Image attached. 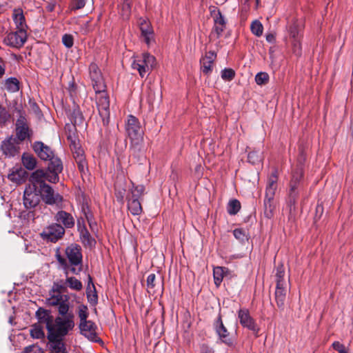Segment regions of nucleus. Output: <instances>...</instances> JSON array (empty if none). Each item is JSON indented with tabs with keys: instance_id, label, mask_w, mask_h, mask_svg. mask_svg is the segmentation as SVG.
<instances>
[{
	"instance_id": "1",
	"label": "nucleus",
	"mask_w": 353,
	"mask_h": 353,
	"mask_svg": "<svg viewBox=\"0 0 353 353\" xmlns=\"http://www.w3.org/2000/svg\"><path fill=\"white\" fill-rule=\"evenodd\" d=\"M35 315L41 323L46 324L51 347L50 353H67L63 339L74 327V314L54 318L50 310L39 307Z\"/></svg>"
},
{
	"instance_id": "2",
	"label": "nucleus",
	"mask_w": 353,
	"mask_h": 353,
	"mask_svg": "<svg viewBox=\"0 0 353 353\" xmlns=\"http://www.w3.org/2000/svg\"><path fill=\"white\" fill-rule=\"evenodd\" d=\"M66 280H59L53 283L51 290L49 293V297L46 302L49 305L57 307L60 316H65L69 313V296L65 294L67 291Z\"/></svg>"
},
{
	"instance_id": "3",
	"label": "nucleus",
	"mask_w": 353,
	"mask_h": 353,
	"mask_svg": "<svg viewBox=\"0 0 353 353\" xmlns=\"http://www.w3.org/2000/svg\"><path fill=\"white\" fill-rule=\"evenodd\" d=\"M125 130L130 139V148L133 154L141 151L143 141V130L138 119L129 115L125 124Z\"/></svg>"
},
{
	"instance_id": "4",
	"label": "nucleus",
	"mask_w": 353,
	"mask_h": 353,
	"mask_svg": "<svg viewBox=\"0 0 353 353\" xmlns=\"http://www.w3.org/2000/svg\"><path fill=\"white\" fill-rule=\"evenodd\" d=\"M155 57L148 53H143L141 56L134 57L132 68L139 72L143 78L148 74L155 65Z\"/></svg>"
},
{
	"instance_id": "5",
	"label": "nucleus",
	"mask_w": 353,
	"mask_h": 353,
	"mask_svg": "<svg viewBox=\"0 0 353 353\" xmlns=\"http://www.w3.org/2000/svg\"><path fill=\"white\" fill-rule=\"evenodd\" d=\"M144 190L145 188L142 185H133L130 193L127 196L128 208L132 215H139L143 211L139 199L143 194Z\"/></svg>"
},
{
	"instance_id": "6",
	"label": "nucleus",
	"mask_w": 353,
	"mask_h": 353,
	"mask_svg": "<svg viewBox=\"0 0 353 353\" xmlns=\"http://www.w3.org/2000/svg\"><path fill=\"white\" fill-rule=\"evenodd\" d=\"M94 91L99 114L103 119V123H108L110 118V99L106 92V89Z\"/></svg>"
},
{
	"instance_id": "7",
	"label": "nucleus",
	"mask_w": 353,
	"mask_h": 353,
	"mask_svg": "<svg viewBox=\"0 0 353 353\" xmlns=\"http://www.w3.org/2000/svg\"><path fill=\"white\" fill-rule=\"evenodd\" d=\"M39 192L40 197L46 204L63 208V196L56 192L51 186L47 184L39 189Z\"/></svg>"
},
{
	"instance_id": "8",
	"label": "nucleus",
	"mask_w": 353,
	"mask_h": 353,
	"mask_svg": "<svg viewBox=\"0 0 353 353\" xmlns=\"http://www.w3.org/2000/svg\"><path fill=\"white\" fill-rule=\"evenodd\" d=\"M65 232L59 223H53L46 227L41 233V238L49 242L56 243L63 238Z\"/></svg>"
},
{
	"instance_id": "9",
	"label": "nucleus",
	"mask_w": 353,
	"mask_h": 353,
	"mask_svg": "<svg viewBox=\"0 0 353 353\" xmlns=\"http://www.w3.org/2000/svg\"><path fill=\"white\" fill-rule=\"evenodd\" d=\"M40 194L39 190L34 185H28L23 192V204L26 209H34L40 203Z\"/></svg>"
},
{
	"instance_id": "10",
	"label": "nucleus",
	"mask_w": 353,
	"mask_h": 353,
	"mask_svg": "<svg viewBox=\"0 0 353 353\" xmlns=\"http://www.w3.org/2000/svg\"><path fill=\"white\" fill-rule=\"evenodd\" d=\"M303 174V166L301 165H298L292 172V179L290 183V192H289V203L290 208L294 206L296 199L298 196V185L301 180Z\"/></svg>"
},
{
	"instance_id": "11",
	"label": "nucleus",
	"mask_w": 353,
	"mask_h": 353,
	"mask_svg": "<svg viewBox=\"0 0 353 353\" xmlns=\"http://www.w3.org/2000/svg\"><path fill=\"white\" fill-rule=\"evenodd\" d=\"M27 40L26 30H17L16 32L8 33L3 39L6 45L14 48H21Z\"/></svg>"
},
{
	"instance_id": "12",
	"label": "nucleus",
	"mask_w": 353,
	"mask_h": 353,
	"mask_svg": "<svg viewBox=\"0 0 353 353\" xmlns=\"http://www.w3.org/2000/svg\"><path fill=\"white\" fill-rule=\"evenodd\" d=\"M238 319L240 324L249 330L254 332L256 336H258L259 328L254 319L251 316L250 312L246 308L240 309L238 311Z\"/></svg>"
},
{
	"instance_id": "13",
	"label": "nucleus",
	"mask_w": 353,
	"mask_h": 353,
	"mask_svg": "<svg viewBox=\"0 0 353 353\" xmlns=\"http://www.w3.org/2000/svg\"><path fill=\"white\" fill-rule=\"evenodd\" d=\"M89 74L94 90L99 91L101 89H106V85L101 70L96 63H92L90 65Z\"/></svg>"
},
{
	"instance_id": "14",
	"label": "nucleus",
	"mask_w": 353,
	"mask_h": 353,
	"mask_svg": "<svg viewBox=\"0 0 353 353\" xmlns=\"http://www.w3.org/2000/svg\"><path fill=\"white\" fill-rule=\"evenodd\" d=\"M50 163L48 166L47 172L50 174L48 181L50 183H56L59 181V174L63 170V164L60 159L53 156L52 158L48 160Z\"/></svg>"
},
{
	"instance_id": "15",
	"label": "nucleus",
	"mask_w": 353,
	"mask_h": 353,
	"mask_svg": "<svg viewBox=\"0 0 353 353\" xmlns=\"http://www.w3.org/2000/svg\"><path fill=\"white\" fill-rule=\"evenodd\" d=\"M65 255L71 265L76 266L82 263V254L80 245L71 244L65 249Z\"/></svg>"
},
{
	"instance_id": "16",
	"label": "nucleus",
	"mask_w": 353,
	"mask_h": 353,
	"mask_svg": "<svg viewBox=\"0 0 353 353\" xmlns=\"http://www.w3.org/2000/svg\"><path fill=\"white\" fill-rule=\"evenodd\" d=\"M56 223H59L65 229H71L75 225V219L72 214L63 210H59L54 216Z\"/></svg>"
},
{
	"instance_id": "17",
	"label": "nucleus",
	"mask_w": 353,
	"mask_h": 353,
	"mask_svg": "<svg viewBox=\"0 0 353 353\" xmlns=\"http://www.w3.org/2000/svg\"><path fill=\"white\" fill-rule=\"evenodd\" d=\"M50 174L43 170L39 169L33 172L30 177L29 185H34L37 190H39L46 185V181H48Z\"/></svg>"
},
{
	"instance_id": "18",
	"label": "nucleus",
	"mask_w": 353,
	"mask_h": 353,
	"mask_svg": "<svg viewBox=\"0 0 353 353\" xmlns=\"http://www.w3.org/2000/svg\"><path fill=\"white\" fill-rule=\"evenodd\" d=\"M20 142L17 138L13 137H9L3 141L1 144V150L3 154L8 157H14L19 153Z\"/></svg>"
},
{
	"instance_id": "19",
	"label": "nucleus",
	"mask_w": 353,
	"mask_h": 353,
	"mask_svg": "<svg viewBox=\"0 0 353 353\" xmlns=\"http://www.w3.org/2000/svg\"><path fill=\"white\" fill-rule=\"evenodd\" d=\"M138 25L144 41L147 45H150L154 38V30L150 22L147 19L140 18L138 21Z\"/></svg>"
},
{
	"instance_id": "20",
	"label": "nucleus",
	"mask_w": 353,
	"mask_h": 353,
	"mask_svg": "<svg viewBox=\"0 0 353 353\" xmlns=\"http://www.w3.org/2000/svg\"><path fill=\"white\" fill-rule=\"evenodd\" d=\"M216 58V54L214 51H209L201 59V71L205 75L209 76L212 73Z\"/></svg>"
},
{
	"instance_id": "21",
	"label": "nucleus",
	"mask_w": 353,
	"mask_h": 353,
	"mask_svg": "<svg viewBox=\"0 0 353 353\" xmlns=\"http://www.w3.org/2000/svg\"><path fill=\"white\" fill-rule=\"evenodd\" d=\"M79 329L81 334L87 339L92 341H97V326L94 323L91 321L80 322Z\"/></svg>"
},
{
	"instance_id": "22",
	"label": "nucleus",
	"mask_w": 353,
	"mask_h": 353,
	"mask_svg": "<svg viewBox=\"0 0 353 353\" xmlns=\"http://www.w3.org/2000/svg\"><path fill=\"white\" fill-rule=\"evenodd\" d=\"M33 150L43 161H48L54 155L52 150L41 141H36L32 145Z\"/></svg>"
},
{
	"instance_id": "23",
	"label": "nucleus",
	"mask_w": 353,
	"mask_h": 353,
	"mask_svg": "<svg viewBox=\"0 0 353 353\" xmlns=\"http://www.w3.org/2000/svg\"><path fill=\"white\" fill-rule=\"evenodd\" d=\"M30 136L29 128L24 117L20 116L16 122V137L20 143Z\"/></svg>"
},
{
	"instance_id": "24",
	"label": "nucleus",
	"mask_w": 353,
	"mask_h": 353,
	"mask_svg": "<svg viewBox=\"0 0 353 353\" xmlns=\"http://www.w3.org/2000/svg\"><path fill=\"white\" fill-rule=\"evenodd\" d=\"M214 328L222 343L228 345H231L232 344V341L229 336L230 334L227 328L223 325L221 316H219L214 323Z\"/></svg>"
},
{
	"instance_id": "25",
	"label": "nucleus",
	"mask_w": 353,
	"mask_h": 353,
	"mask_svg": "<svg viewBox=\"0 0 353 353\" xmlns=\"http://www.w3.org/2000/svg\"><path fill=\"white\" fill-rule=\"evenodd\" d=\"M290 290V285L283 286H276L275 290V301L277 306L283 309L287 298V294Z\"/></svg>"
},
{
	"instance_id": "26",
	"label": "nucleus",
	"mask_w": 353,
	"mask_h": 353,
	"mask_svg": "<svg viewBox=\"0 0 353 353\" xmlns=\"http://www.w3.org/2000/svg\"><path fill=\"white\" fill-rule=\"evenodd\" d=\"M27 174V172L23 168L14 167L12 168L10 173L8 174V178L10 181L16 184H21L25 181Z\"/></svg>"
},
{
	"instance_id": "27",
	"label": "nucleus",
	"mask_w": 353,
	"mask_h": 353,
	"mask_svg": "<svg viewBox=\"0 0 353 353\" xmlns=\"http://www.w3.org/2000/svg\"><path fill=\"white\" fill-rule=\"evenodd\" d=\"M277 181H278V175L277 171L274 170L272 172L271 175L269 176L268 180V183L266 185L265 190V196L274 199V196L275 194V192L277 189Z\"/></svg>"
},
{
	"instance_id": "28",
	"label": "nucleus",
	"mask_w": 353,
	"mask_h": 353,
	"mask_svg": "<svg viewBox=\"0 0 353 353\" xmlns=\"http://www.w3.org/2000/svg\"><path fill=\"white\" fill-rule=\"evenodd\" d=\"M288 32L290 40L301 39V23L298 20L291 21L288 26Z\"/></svg>"
},
{
	"instance_id": "29",
	"label": "nucleus",
	"mask_w": 353,
	"mask_h": 353,
	"mask_svg": "<svg viewBox=\"0 0 353 353\" xmlns=\"http://www.w3.org/2000/svg\"><path fill=\"white\" fill-rule=\"evenodd\" d=\"M214 30L219 37L226 28V20L220 10H218L217 14L214 17Z\"/></svg>"
},
{
	"instance_id": "30",
	"label": "nucleus",
	"mask_w": 353,
	"mask_h": 353,
	"mask_svg": "<svg viewBox=\"0 0 353 353\" xmlns=\"http://www.w3.org/2000/svg\"><path fill=\"white\" fill-rule=\"evenodd\" d=\"M12 17L17 29L19 30H26L27 25L22 10L14 9Z\"/></svg>"
},
{
	"instance_id": "31",
	"label": "nucleus",
	"mask_w": 353,
	"mask_h": 353,
	"mask_svg": "<svg viewBox=\"0 0 353 353\" xmlns=\"http://www.w3.org/2000/svg\"><path fill=\"white\" fill-rule=\"evenodd\" d=\"M79 230L80 232V239L82 243L85 247L92 248L94 247L96 244V241L94 239H93L88 230L85 226L79 227Z\"/></svg>"
},
{
	"instance_id": "32",
	"label": "nucleus",
	"mask_w": 353,
	"mask_h": 353,
	"mask_svg": "<svg viewBox=\"0 0 353 353\" xmlns=\"http://www.w3.org/2000/svg\"><path fill=\"white\" fill-rule=\"evenodd\" d=\"M276 286H283L290 285V280L285 278V270L283 264L277 266L275 274Z\"/></svg>"
},
{
	"instance_id": "33",
	"label": "nucleus",
	"mask_w": 353,
	"mask_h": 353,
	"mask_svg": "<svg viewBox=\"0 0 353 353\" xmlns=\"http://www.w3.org/2000/svg\"><path fill=\"white\" fill-rule=\"evenodd\" d=\"M41 325H45L44 323H41L39 321L37 323H34L31 325L30 329V334L32 338L36 339H42L45 337V333L41 327Z\"/></svg>"
},
{
	"instance_id": "34",
	"label": "nucleus",
	"mask_w": 353,
	"mask_h": 353,
	"mask_svg": "<svg viewBox=\"0 0 353 353\" xmlns=\"http://www.w3.org/2000/svg\"><path fill=\"white\" fill-rule=\"evenodd\" d=\"M68 139L71 141L70 146L71 150L73 151L74 157L75 160L85 159L83 156V150L79 146V143L77 142L76 139H72L71 136L68 137Z\"/></svg>"
},
{
	"instance_id": "35",
	"label": "nucleus",
	"mask_w": 353,
	"mask_h": 353,
	"mask_svg": "<svg viewBox=\"0 0 353 353\" xmlns=\"http://www.w3.org/2000/svg\"><path fill=\"white\" fill-rule=\"evenodd\" d=\"M37 162L36 158L30 154H23L22 156L23 165L29 170H32L36 168Z\"/></svg>"
},
{
	"instance_id": "36",
	"label": "nucleus",
	"mask_w": 353,
	"mask_h": 353,
	"mask_svg": "<svg viewBox=\"0 0 353 353\" xmlns=\"http://www.w3.org/2000/svg\"><path fill=\"white\" fill-rule=\"evenodd\" d=\"M273 199L266 196L264 199V214L268 219H271L274 215L275 206L273 204Z\"/></svg>"
},
{
	"instance_id": "37",
	"label": "nucleus",
	"mask_w": 353,
	"mask_h": 353,
	"mask_svg": "<svg viewBox=\"0 0 353 353\" xmlns=\"http://www.w3.org/2000/svg\"><path fill=\"white\" fill-rule=\"evenodd\" d=\"M226 272V269L223 267H216L213 270V276L215 285L218 287L221 283L223 276Z\"/></svg>"
},
{
	"instance_id": "38",
	"label": "nucleus",
	"mask_w": 353,
	"mask_h": 353,
	"mask_svg": "<svg viewBox=\"0 0 353 353\" xmlns=\"http://www.w3.org/2000/svg\"><path fill=\"white\" fill-rule=\"evenodd\" d=\"M66 283L68 287L76 291H80L83 288L81 282L74 276L66 278Z\"/></svg>"
},
{
	"instance_id": "39",
	"label": "nucleus",
	"mask_w": 353,
	"mask_h": 353,
	"mask_svg": "<svg viewBox=\"0 0 353 353\" xmlns=\"http://www.w3.org/2000/svg\"><path fill=\"white\" fill-rule=\"evenodd\" d=\"M241 209V203L237 199L230 200L227 206L228 213L230 215L236 214Z\"/></svg>"
},
{
	"instance_id": "40",
	"label": "nucleus",
	"mask_w": 353,
	"mask_h": 353,
	"mask_svg": "<svg viewBox=\"0 0 353 353\" xmlns=\"http://www.w3.org/2000/svg\"><path fill=\"white\" fill-rule=\"evenodd\" d=\"M252 32L257 36L260 37L263 34V27L261 23L257 20L254 21L250 26Z\"/></svg>"
},
{
	"instance_id": "41",
	"label": "nucleus",
	"mask_w": 353,
	"mask_h": 353,
	"mask_svg": "<svg viewBox=\"0 0 353 353\" xmlns=\"http://www.w3.org/2000/svg\"><path fill=\"white\" fill-rule=\"evenodd\" d=\"M248 159L252 164H257L262 160V155L259 151H252L248 154Z\"/></svg>"
},
{
	"instance_id": "42",
	"label": "nucleus",
	"mask_w": 353,
	"mask_h": 353,
	"mask_svg": "<svg viewBox=\"0 0 353 353\" xmlns=\"http://www.w3.org/2000/svg\"><path fill=\"white\" fill-rule=\"evenodd\" d=\"M301 39L290 40L292 52L297 57L301 56L302 53Z\"/></svg>"
},
{
	"instance_id": "43",
	"label": "nucleus",
	"mask_w": 353,
	"mask_h": 353,
	"mask_svg": "<svg viewBox=\"0 0 353 353\" xmlns=\"http://www.w3.org/2000/svg\"><path fill=\"white\" fill-rule=\"evenodd\" d=\"M131 11V0H124L121 6V15L123 18L128 19Z\"/></svg>"
},
{
	"instance_id": "44",
	"label": "nucleus",
	"mask_w": 353,
	"mask_h": 353,
	"mask_svg": "<svg viewBox=\"0 0 353 353\" xmlns=\"http://www.w3.org/2000/svg\"><path fill=\"white\" fill-rule=\"evenodd\" d=\"M8 90L11 92H17L19 90V81L16 78H10L7 79L6 83Z\"/></svg>"
},
{
	"instance_id": "45",
	"label": "nucleus",
	"mask_w": 353,
	"mask_h": 353,
	"mask_svg": "<svg viewBox=\"0 0 353 353\" xmlns=\"http://www.w3.org/2000/svg\"><path fill=\"white\" fill-rule=\"evenodd\" d=\"M269 81V75L266 72H259L255 76V81L256 84L261 85L266 84Z\"/></svg>"
},
{
	"instance_id": "46",
	"label": "nucleus",
	"mask_w": 353,
	"mask_h": 353,
	"mask_svg": "<svg viewBox=\"0 0 353 353\" xmlns=\"http://www.w3.org/2000/svg\"><path fill=\"white\" fill-rule=\"evenodd\" d=\"M235 76V72L231 68H225L221 71V78L224 81H230Z\"/></svg>"
},
{
	"instance_id": "47",
	"label": "nucleus",
	"mask_w": 353,
	"mask_h": 353,
	"mask_svg": "<svg viewBox=\"0 0 353 353\" xmlns=\"http://www.w3.org/2000/svg\"><path fill=\"white\" fill-rule=\"evenodd\" d=\"M233 234L237 240L241 242H244L245 241L248 240V235L246 232L241 228L235 229L233 231Z\"/></svg>"
},
{
	"instance_id": "48",
	"label": "nucleus",
	"mask_w": 353,
	"mask_h": 353,
	"mask_svg": "<svg viewBox=\"0 0 353 353\" xmlns=\"http://www.w3.org/2000/svg\"><path fill=\"white\" fill-rule=\"evenodd\" d=\"M88 0H72L70 4L71 10H77L83 8Z\"/></svg>"
},
{
	"instance_id": "49",
	"label": "nucleus",
	"mask_w": 353,
	"mask_h": 353,
	"mask_svg": "<svg viewBox=\"0 0 353 353\" xmlns=\"http://www.w3.org/2000/svg\"><path fill=\"white\" fill-rule=\"evenodd\" d=\"M83 121L82 113L79 110H74L72 113V122L74 125L81 124Z\"/></svg>"
},
{
	"instance_id": "50",
	"label": "nucleus",
	"mask_w": 353,
	"mask_h": 353,
	"mask_svg": "<svg viewBox=\"0 0 353 353\" xmlns=\"http://www.w3.org/2000/svg\"><path fill=\"white\" fill-rule=\"evenodd\" d=\"M88 316V307L85 305H80L79 307V317L80 319V322H85L87 320Z\"/></svg>"
},
{
	"instance_id": "51",
	"label": "nucleus",
	"mask_w": 353,
	"mask_h": 353,
	"mask_svg": "<svg viewBox=\"0 0 353 353\" xmlns=\"http://www.w3.org/2000/svg\"><path fill=\"white\" fill-rule=\"evenodd\" d=\"M23 353H43V350L37 345H31L24 349Z\"/></svg>"
},
{
	"instance_id": "52",
	"label": "nucleus",
	"mask_w": 353,
	"mask_h": 353,
	"mask_svg": "<svg viewBox=\"0 0 353 353\" xmlns=\"http://www.w3.org/2000/svg\"><path fill=\"white\" fill-rule=\"evenodd\" d=\"M9 114L5 108L0 106V125L5 124L9 118Z\"/></svg>"
},
{
	"instance_id": "53",
	"label": "nucleus",
	"mask_w": 353,
	"mask_h": 353,
	"mask_svg": "<svg viewBox=\"0 0 353 353\" xmlns=\"http://www.w3.org/2000/svg\"><path fill=\"white\" fill-rule=\"evenodd\" d=\"M62 42L66 48H71L74 43L72 36L67 34H64L62 37Z\"/></svg>"
},
{
	"instance_id": "54",
	"label": "nucleus",
	"mask_w": 353,
	"mask_h": 353,
	"mask_svg": "<svg viewBox=\"0 0 353 353\" xmlns=\"http://www.w3.org/2000/svg\"><path fill=\"white\" fill-rule=\"evenodd\" d=\"M155 279L156 275L154 274H150L148 276L147 278V287L148 291L152 290L155 287Z\"/></svg>"
},
{
	"instance_id": "55",
	"label": "nucleus",
	"mask_w": 353,
	"mask_h": 353,
	"mask_svg": "<svg viewBox=\"0 0 353 353\" xmlns=\"http://www.w3.org/2000/svg\"><path fill=\"white\" fill-rule=\"evenodd\" d=\"M333 348L336 350L339 353H348L347 349L339 341H335L332 343Z\"/></svg>"
},
{
	"instance_id": "56",
	"label": "nucleus",
	"mask_w": 353,
	"mask_h": 353,
	"mask_svg": "<svg viewBox=\"0 0 353 353\" xmlns=\"http://www.w3.org/2000/svg\"><path fill=\"white\" fill-rule=\"evenodd\" d=\"M125 194V190L115 188V196L119 202L123 203L124 196Z\"/></svg>"
},
{
	"instance_id": "57",
	"label": "nucleus",
	"mask_w": 353,
	"mask_h": 353,
	"mask_svg": "<svg viewBox=\"0 0 353 353\" xmlns=\"http://www.w3.org/2000/svg\"><path fill=\"white\" fill-rule=\"evenodd\" d=\"M57 0H47L46 1V9L48 12H52L54 11L55 6L57 5Z\"/></svg>"
},
{
	"instance_id": "58",
	"label": "nucleus",
	"mask_w": 353,
	"mask_h": 353,
	"mask_svg": "<svg viewBox=\"0 0 353 353\" xmlns=\"http://www.w3.org/2000/svg\"><path fill=\"white\" fill-rule=\"evenodd\" d=\"M84 217L87 220L90 228L92 230H93L94 226L96 225V222L94 220L92 213V212H90L88 214L87 213V214H85V216H84Z\"/></svg>"
},
{
	"instance_id": "59",
	"label": "nucleus",
	"mask_w": 353,
	"mask_h": 353,
	"mask_svg": "<svg viewBox=\"0 0 353 353\" xmlns=\"http://www.w3.org/2000/svg\"><path fill=\"white\" fill-rule=\"evenodd\" d=\"M77 165H78V168H79V170H80L81 172H85V171L87 169V167H86V162L85 161V159H78L76 161Z\"/></svg>"
},
{
	"instance_id": "60",
	"label": "nucleus",
	"mask_w": 353,
	"mask_h": 353,
	"mask_svg": "<svg viewBox=\"0 0 353 353\" xmlns=\"http://www.w3.org/2000/svg\"><path fill=\"white\" fill-rule=\"evenodd\" d=\"M56 259L60 265L64 268H68V263L67 261L59 253L56 254Z\"/></svg>"
},
{
	"instance_id": "61",
	"label": "nucleus",
	"mask_w": 353,
	"mask_h": 353,
	"mask_svg": "<svg viewBox=\"0 0 353 353\" xmlns=\"http://www.w3.org/2000/svg\"><path fill=\"white\" fill-rule=\"evenodd\" d=\"M81 212L84 216H85V214H87V213L88 214V213L91 212V211L87 204L82 205Z\"/></svg>"
},
{
	"instance_id": "62",
	"label": "nucleus",
	"mask_w": 353,
	"mask_h": 353,
	"mask_svg": "<svg viewBox=\"0 0 353 353\" xmlns=\"http://www.w3.org/2000/svg\"><path fill=\"white\" fill-rule=\"evenodd\" d=\"M266 41L269 43H274L275 41V36L274 34L270 33L266 35Z\"/></svg>"
},
{
	"instance_id": "63",
	"label": "nucleus",
	"mask_w": 353,
	"mask_h": 353,
	"mask_svg": "<svg viewBox=\"0 0 353 353\" xmlns=\"http://www.w3.org/2000/svg\"><path fill=\"white\" fill-rule=\"evenodd\" d=\"M5 74V65L3 64V60L0 58V79Z\"/></svg>"
},
{
	"instance_id": "64",
	"label": "nucleus",
	"mask_w": 353,
	"mask_h": 353,
	"mask_svg": "<svg viewBox=\"0 0 353 353\" xmlns=\"http://www.w3.org/2000/svg\"><path fill=\"white\" fill-rule=\"evenodd\" d=\"M88 300L90 301V302H92V303H96L97 301V294H93V295H88Z\"/></svg>"
}]
</instances>
